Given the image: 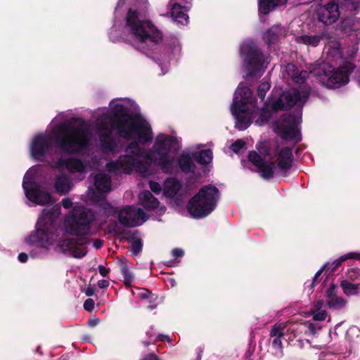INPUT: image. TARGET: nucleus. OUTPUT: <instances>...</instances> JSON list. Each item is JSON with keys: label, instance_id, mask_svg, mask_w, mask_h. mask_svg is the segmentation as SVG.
I'll return each instance as SVG.
<instances>
[{"label": "nucleus", "instance_id": "nucleus-41", "mask_svg": "<svg viewBox=\"0 0 360 360\" xmlns=\"http://www.w3.org/2000/svg\"><path fill=\"white\" fill-rule=\"evenodd\" d=\"M248 159L257 168L265 161L264 158L262 157L255 150L249 151Z\"/></svg>", "mask_w": 360, "mask_h": 360}, {"label": "nucleus", "instance_id": "nucleus-55", "mask_svg": "<svg viewBox=\"0 0 360 360\" xmlns=\"http://www.w3.org/2000/svg\"><path fill=\"white\" fill-rule=\"evenodd\" d=\"M343 257H344V259H345V261L349 259L360 260V253H358V252H349L348 254L343 255Z\"/></svg>", "mask_w": 360, "mask_h": 360}, {"label": "nucleus", "instance_id": "nucleus-52", "mask_svg": "<svg viewBox=\"0 0 360 360\" xmlns=\"http://www.w3.org/2000/svg\"><path fill=\"white\" fill-rule=\"evenodd\" d=\"M95 302L93 299L88 298L84 302V309L87 311H91L94 308Z\"/></svg>", "mask_w": 360, "mask_h": 360}, {"label": "nucleus", "instance_id": "nucleus-8", "mask_svg": "<svg viewBox=\"0 0 360 360\" xmlns=\"http://www.w3.org/2000/svg\"><path fill=\"white\" fill-rule=\"evenodd\" d=\"M355 68V65L349 61H346L336 70L332 65L325 63L315 74L323 86L328 89H338L349 82V75Z\"/></svg>", "mask_w": 360, "mask_h": 360}, {"label": "nucleus", "instance_id": "nucleus-28", "mask_svg": "<svg viewBox=\"0 0 360 360\" xmlns=\"http://www.w3.org/2000/svg\"><path fill=\"white\" fill-rule=\"evenodd\" d=\"M299 70L298 68L293 63H288L285 66L287 75L291 77L292 80L296 83L302 84L305 82L308 77V72L306 70H300V77H295V74Z\"/></svg>", "mask_w": 360, "mask_h": 360}, {"label": "nucleus", "instance_id": "nucleus-15", "mask_svg": "<svg viewBox=\"0 0 360 360\" xmlns=\"http://www.w3.org/2000/svg\"><path fill=\"white\" fill-rule=\"evenodd\" d=\"M319 22L325 25H332L338 19L340 11H338V5L335 2H329L321 6L316 12Z\"/></svg>", "mask_w": 360, "mask_h": 360}, {"label": "nucleus", "instance_id": "nucleus-40", "mask_svg": "<svg viewBox=\"0 0 360 360\" xmlns=\"http://www.w3.org/2000/svg\"><path fill=\"white\" fill-rule=\"evenodd\" d=\"M327 304L330 309H341L346 305V300L342 297H335L327 300Z\"/></svg>", "mask_w": 360, "mask_h": 360}, {"label": "nucleus", "instance_id": "nucleus-17", "mask_svg": "<svg viewBox=\"0 0 360 360\" xmlns=\"http://www.w3.org/2000/svg\"><path fill=\"white\" fill-rule=\"evenodd\" d=\"M97 129L101 147L110 151L114 150L116 143L112 138V127H110L106 121H98Z\"/></svg>", "mask_w": 360, "mask_h": 360}, {"label": "nucleus", "instance_id": "nucleus-20", "mask_svg": "<svg viewBox=\"0 0 360 360\" xmlns=\"http://www.w3.org/2000/svg\"><path fill=\"white\" fill-rule=\"evenodd\" d=\"M72 186L70 178L66 174L58 175L55 178L54 188L56 192L60 195L68 194Z\"/></svg>", "mask_w": 360, "mask_h": 360}, {"label": "nucleus", "instance_id": "nucleus-23", "mask_svg": "<svg viewBox=\"0 0 360 360\" xmlns=\"http://www.w3.org/2000/svg\"><path fill=\"white\" fill-rule=\"evenodd\" d=\"M140 205L144 209L151 211L154 210L159 206V200L149 191H143L139 195Z\"/></svg>", "mask_w": 360, "mask_h": 360}, {"label": "nucleus", "instance_id": "nucleus-44", "mask_svg": "<svg viewBox=\"0 0 360 360\" xmlns=\"http://www.w3.org/2000/svg\"><path fill=\"white\" fill-rule=\"evenodd\" d=\"M271 85L269 82H262L257 88V96L262 99L264 100L266 92L270 89Z\"/></svg>", "mask_w": 360, "mask_h": 360}, {"label": "nucleus", "instance_id": "nucleus-16", "mask_svg": "<svg viewBox=\"0 0 360 360\" xmlns=\"http://www.w3.org/2000/svg\"><path fill=\"white\" fill-rule=\"evenodd\" d=\"M231 111L236 120V128L243 131L251 124L252 113L248 106H242V105L233 103Z\"/></svg>", "mask_w": 360, "mask_h": 360}, {"label": "nucleus", "instance_id": "nucleus-12", "mask_svg": "<svg viewBox=\"0 0 360 360\" xmlns=\"http://www.w3.org/2000/svg\"><path fill=\"white\" fill-rule=\"evenodd\" d=\"M27 173L25 175L22 188L26 197L30 201L39 205H53L55 203V200L49 192L42 191L39 185L27 181Z\"/></svg>", "mask_w": 360, "mask_h": 360}, {"label": "nucleus", "instance_id": "nucleus-58", "mask_svg": "<svg viewBox=\"0 0 360 360\" xmlns=\"http://www.w3.org/2000/svg\"><path fill=\"white\" fill-rule=\"evenodd\" d=\"M98 268L100 274L103 277H106L110 272V269H107L103 265H99Z\"/></svg>", "mask_w": 360, "mask_h": 360}, {"label": "nucleus", "instance_id": "nucleus-13", "mask_svg": "<svg viewBox=\"0 0 360 360\" xmlns=\"http://www.w3.org/2000/svg\"><path fill=\"white\" fill-rule=\"evenodd\" d=\"M310 87H303L302 90L298 89H292L282 93L283 98H284L285 105L288 110H290L295 105H300L302 108L303 105L308 100L310 95Z\"/></svg>", "mask_w": 360, "mask_h": 360}, {"label": "nucleus", "instance_id": "nucleus-30", "mask_svg": "<svg viewBox=\"0 0 360 360\" xmlns=\"http://www.w3.org/2000/svg\"><path fill=\"white\" fill-rule=\"evenodd\" d=\"M326 37L325 33H321L316 35L303 34L297 37L296 41L305 45H309L314 47L317 46L320 41Z\"/></svg>", "mask_w": 360, "mask_h": 360}, {"label": "nucleus", "instance_id": "nucleus-59", "mask_svg": "<svg viewBox=\"0 0 360 360\" xmlns=\"http://www.w3.org/2000/svg\"><path fill=\"white\" fill-rule=\"evenodd\" d=\"M99 322L100 320L98 318L90 319L87 322V325L88 326L93 328L96 326L99 323Z\"/></svg>", "mask_w": 360, "mask_h": 360}, {"label": "nucleus", "instance_id": "nucleus-5", "mask_svg": "<svg viewBox=\"0 0 360 360\" xmlns=\"http://www.w3.org/2000/svg\"><path fill=\"white\" fill-rule=\"evenodd\" d=\"M126 154L120 155L115 161H110L106 164L108 172L115 173L131 174L133 169L138 172H146L148 168V164L141 160V158H150V154L146 153V150L141 147L137 141L129 143L125 150Z\"/></svg>", "mask_w": 360, "mask_h": 360}, {"label": "nucleus", "instance_id": "nucleus-24", "mask_svg": "<svg viewBox=\"0 0 360 360\" xmlns=\"http://www.w3.org/2000/svg\"><path fill=\"white\" fill-rule=\"evenodd\" d=\"M188 9L179 3H174L171 8L172 18L181 25H186L188 22Z\"/></svg>", "mask_w": 360, "mask_h": 360}, {"label": "nucleus", "instance_id": "nucleus-46", "mask_svg": "<svg viewBox=\"0 0 360 360\" xmlns=\"http://www.w3.org/2000/svg\"><path fill=\"white\" fill-rule=\"evenodd\" d=\"M338 286L334 283H331L329 288L326 290V297L328 300L337 297L336 291Z\"/></svg>", "mask_w": 360, "mask_h": 360}, {"label": "nucleus", "instance_id": "nucleus-63", "mask_svg": "<svg viewBox=\"0 0 360 360\" xmlns=\"http://www.w3.org/2000/svg\"><path fill=\"white\" fill-rule=\"evenodd\" d=\"M109 285V282L107 280H100L98 281V286L100 288H105L107 287H108Z\"/></svg>", "mask_w": 360, "mask_h": 360}, {"label": "nucleus", "instance_id": "nucleus-64", "mask_svg": "<svg viewBox=\"0 0 360 360\" xmlns=\"http://www.w3.org/2000/svg\"><path fill=\"white\" fill-rule=\"evenodd\" d=\"M94 288L91 286L87 287L84 290L85 295L88 297L93 296L94 295Z\"/></svg>", "mask_w": 360, "mask_h": 360}, {"label": "nucleus", "instance_id": "nucleus-27", "mask_svg": "<svg viewBox=\"0 0 360 360\" xmlns=\"http://www.w3.org/2000/svg\"><path fill=\"white\" fill-rule=\"evenodd\" d=\"M117 233L120 234H125L127 235L128 237L127 240L131 243V246L129 247V251L131 252V255L133 256L138 255L143 249V243L141 238L135 239V233H131L130 232L126 231L124 229H121L120 228H118L116 231Z\"/></svg>", "mask_w": 360, "mask_h": 360}, {"label": "nucleus", "instance_id": "nucleus-50", "mask_svg": "<svg viewBox=\"0 0 360 360\" xmlns=\"http://www.w3.org/2000/svg\"><path fill=\"white\" fill-rule=\"evenodd\" d=\"M149 188L153 193L156 194H159L162 191V187L160 184L154 181H150Z\"/></svg>", "mask_w": 360, "mask_h": 360}, {"label": "nucleus", "instance_id": "nucleus-25", "mask_svg": "<svg viewBox=\"0 0 360 360\" xmlns=\"http://www.w3.org/2000/svg\"><path fill=\"white\" fill-rule=\"evenodd\" d=\"M288 0H258V11L268 15L277 7L286 4Z\"/></svg>", "mask_w": 360, "mask_h": 360}, {"label": "nucleus", "instance_id": "nucleus-3", "mask_svg": "<svg viewBox=\"0 0 360 360\" xmlns=\"http://www.w3.org/2000/svg\"><path fill=\"white\" fill-rule=\"evenodd\" d=\"M90 131L84 122L75 125L62 123L53 130V141L63 153L75 155L89 143Z\"/></svg>", "mask_w": 360, "mask_h": 360}, {"label": "nucleus", "instance_id": "nucleus-45", "mask_svg": "<svg viewBox=\"0 0 360 360\" xmlns=\"http://www.w3.org/2000/svg\"><path fill=\"white\" fill-rule=\"evenodd\" d=\"M246 143L242 139H237L230 146L231 150L238 153L239 151L245 146Z\"/></svg>", "mask_w": 360, "mask_h": 360}, {"label": "nucleus", "instance_id": "nucleus-6", "mask_svg": "<svg viewBox=\"0 0 360 360\" xmlns=\"http://www.w3.org/2000/svg\"><path fill=\"white\" fill-rule=\"evenodd\" d=\"M179 149L180 145L176 137L160 134L155 139L153 151L146 150V153L150 154V158H143L157 164L163 172L171 174L173 170V160L169 158V153L176 154Z\"/></svg>", "mask_w": 360, "mask_h": 360}, {"label": "nucleus", "instance_id": "nucleus-38", "mask_svg": "<svg viewBox=\"0 0 360 360\" xmlns=\"http://www.w3.org/2000/svg\"><path fill=\"white\" fill-rule=\"evenodd\" d=\"M271 110L269 108L267 103H264V106L261 109L259 118L256 120V124L258 125H263L267 123L271 117Z\"/></svg>", "mask_w": 360, "mask_h": 360}, {"label": "nucleus", "instance_id": "nucleus-53", "mask_svg": "<svg viewBox=\"0 0 360 360\" xmlns=\"http://www.w3.org/2000/svg\"><path fill=\"white\" fill-rule=\"evenodd\" d=\"M274 340L272 341V346L275 348L278 349L280 351L283 350V343L281 339L284 337H274Z\"/></svg>", "mask_w": 360, "mask_h": 360}, {"label": "nucleus", "instance_id": "nucleus-42", "mask_svg": "<svg viewBox=\"0 0 360 360\" xmlns=\"http://www.w3.org/2000/svg\"><path fill=\"white\" fill-rule=\"evenodd\" d=\"M345 261V259H344V257L341 256L331 263L325 264L324 265H328V266L325 269L326 273L328 272V274L334 273Z\"/></svg>", "mask_w": 360, "mask_h": 360}, {"label": "nucleus", "instance_id": "nucleus-9", "mask_svg": "<svg viewBox=\"0 0 360 360\" xmlns=\"http://www.w3.org/2000/svg\"><path fill=\"white\" fill-rule=\"evenodd\" d=\"M243 56V68L248 77L260 76L264 70L265 56L254 43H243L240 49Z\"/></svg>", "mask_w": 360, "mask_h": 360}, {"label": "nucleus", "instance_id": "nucleus-2", "mask_svg": "<svg viewBox=\"0 0 360 360\" xmlns=\"http://www.w3.org/2000/svg\"><path fill=\"white\" fill-rule=\"evenodd\" d=\"M107 117L118 134L126 140L137 139L139 144H146L153 140L151 127L139 120L137 116L130 114L122 104H116Z\"/></svg>", "mask_w": 360, "mask_h": 360}, {"label": "nucleus", "instance_id": "nucleus-4", "mask_svg": "<svg viewBox=\"0 0 360 360\" xmlns=\"http://www.w3.org/2000/svg\"><path fill=\"white\" fill-rule=\"evenodd\" d=\"M139 13L129 8L126 16L125 29L137 41V49L148 56L149 49L156 47L162 39V33L149 20H141Z\"/></svg>", "mask_w": 360, "mask_h": 360}, {"label": "nucleus", "instance_id": "nucleus-39", "mask_svg": "<svg viewBox=\"0 0 360 360\" xmlns=\"http://www.w3.org/2000/svg\"><path fill=\"white\" fill-rule=\"evenodd\" d=\"M120 272L124 278V284L130 287L133 281V276L127 264L124 262H120Z\"/></svg>", "mask_w": 360, "mask_h": 360}, {"label": "nucleus", "instance_id": "nucleus-31", "mask_svg": "<svg viewBox=\"0 0 360 360\" xmlns=\"http://www.w3.org/2000/svg\"><path fill=\"white\" fill-rule=\"evenodd\" d=\"M181 183L173 179H167L164 185V194L168 197L175 196L181 188Z\"/></svg>", "mask_w": 360, "mask_h": 360}, {"label": "nucleus", "instance_id": "nucleus-48", "mask_svg": "<svg viewBox=\"0 0 360 360\" xmlns=\"http://www.w3.org/2000/svg\"><path fill=\"white\" fill-rule=\"evenodd\" d=\"M304 325L307 326V329L304 332L305 335H314L317 333V328L314 323H305Z\"/></svg>", "mask_w": 360, "mask_h": 360}, {"label": "nucleus", "instance_id": "nucleus-37", "mask_svg": "<svg viewBox=\"0 0 360 360\" xmlns=\"http://www.w3.org/2000/svg\"><path fill=\"white\" fill-rule=\"evenodd\" d=\"M340 286L344 293L347 296L359 294V284H354L347 280H343L340 283Z\"/></svg>", "mask_w": 360, "mask_h": 360}, {"label": "nucleus", "instance_id": "nucleus-19", "mask_svg": "<svg viewBox=\"0 0 360 360\" xmlns=\"http://www.w3.org/2000/svg\"><path fill=\"white\" fill-rule=\"evenodd\" d=\"M118 220L121 224L126 227H135L140 225L134 217V207L131 205L120 210Z\"/></svg>", "mask_w": 360, "mask_h": 360}, {"label": "nucleus", "instance_id": "nucleus-57", "mask_svg": "<svg viewBox=\"0 0 360 360\" xmlns=\"http://www.w3.org/2000/svg\"><path fill=\"white\" fill-rule=\"evenodd\" d=\"M139 296L141 299H148L150 298L151 296H153V295H152L150 290L143 289V290L139 294Z\"/></svg>", "mask_w": 360, "mask_h": 360}, {"label": "nucleus", "instance_id": "nucleus-14", "mask_svg": "<svg viewBox=\"0 0 360 360\" xmlns=\"http://www.w3.org/2000/svg\"><path fill=\"white\" fill-rule=\"evenodd\" d=\"M51 146L52 139L49 136L43 134L37 135L31 143V155L34 159L41 160L46 156L47 151Z\"/></svg>", "mask_w": 360, "mask_h": 360}, {"label": "nucleus", "instance_id": "nucleus-36", "mask_svg": "<svg viewBox=\"0 0 360 360\" xmlns=\"http://www.w3.org/2000/svg\"><path fill=\"white\" fill-rule=\"evenodd\" d=\"M269 108L273 113L288 110L282 94L276 100H269Z\"/></svg>", "mask_w": 360, "mask_h": 360}, {"label": "nucleus", "instance_id": "nucleus-21", "mask_svg": "<svg viewBox=\"0 0 360 360\" xmlns=\"http://www.w3.org/2000/svg\"><path fill=\"white\" fill-rule=\"evenodd\" d=\"M193 154L182 153L178 158V166L179 169L184 174H193L195 172L196 166L193 162Z\"/></svg>", "mask_w": 360, "mask_h": 360}, {"label": "nucleus", "instance_id": "nucleus-10", "mask_svg": "<svg viewBox=\"0 0 360 360\" xmlns=\"http://www.w3.org/2000/svg\"><path fill=\"white\" fill-rule=\"evenodd\" d=\"M298 118L291 114H284L274 122L275 132L285 141H293L298 143L302 141V135L298 128Z\"/></svg>", "mask_w": 360, "mask_h": 360}, {"label": "nucleus", "instance_id": "nucleus-7", "mask_svg": "<svg viewBox=\"0 0 360 360\" xmlns=\"http://www.w3.org/2000/svg\"><path fill=\"white\" fill-rule=\"evenodd\" d=\"M219 198V189L211 184L202 186L188 201L187 209L195 219H202L212 213Z\"/></svg>", "mask_w": 360, "mask_h": 360}, {"label": "nucleus", "instance_id": "nucleus-47", "mask_svg": "<svg viewBox=\"0 0 360 360\" xmlns=\"http://www.w3.org/2000/svg\"><path fill=\"white\" fill-rule=\"evenodd\" d=\"M134 217L138 221L139 219H142L143 221H146L148 219L146 214L141 208L136 209L134 207Z\"/></svg>", "mask_w": 360, "mask_h": 360}, {"label": "nucleus", "instance_id": "nucleus-49", "mask_svg": "<svg viewBox=\"0 0 360 360\" xmlns=\"http://www.w3.org/2000/svg\"><path fill=\"white\" fill-rule=\"evenodd\" d=\"M328 266V265H323L314 275L312 282L310 285V289H313L314 285L318 283V278L321 275L323 271H326V268Z\"/></svg>", "mask_w": 360, "mask_h": 360}, {"label": "nucleus", "instance_id": "nucleus-11", "mask_svg": "<svg viewBox=\"0 0 360 360\" xmlns=\"http://www.w3.org/2000/svg\"><path fill=\"white\" fill-rule=\"evenodd\" d=\"M53 219L54 213L53 211L44 210L42 212V219L37 224L38 226L41 224L43 227H37L35 231H32L26 239V243L29 245L42 248H48L50 245H53L54 240L53 233L49 231L42 221L49 220L50 222H52Z\"/></svg>", "mask_w": 360, "mask_h": 360}, {"label": "nucleus", "instance_id": "nucleus-29", "mask_svg": "<svg viewBox=\"0 0 360 360\" xmlns=\"http://www.w3.org/2000/svg\"><path fill=\"white\" fill-rule=\"evenodd\" d=\"M283 33V28L279 25H274L270 27L264 34L266 43L269 45L276 44Z\"/></svg>", "mask_w": 360, "mask_h": 360}, {"label": "nucleus", "instance_id": "nucleus-60", "mask_svg": "<svg viewBox=\"0 0 360 360\" xmlns=\"http://www.w3.org/2000/svg\"><path fill=\"white\" fill-rule=\"evenodd\" d=\"M142 360H160V359L152 352L146 354Z\"/></svg>", "mask_w": 360, "mask_h": 360}, {"label": "nucleus", "instance_id": "nucleus-56", "mask_svg": "<svg viewBox=\"0 0 360 360\" xmlns=\"http://www.w3.org/2000/svg\"><path fill=\"white\" fill-rule=\"evenodd\" d=\"M61 204L63 207L65 209H70L72 206V201L69 198H65L62 200Z\"/></svg>", "mask_w": 360, "mask_h": 360}, {"label": "nucleus", "instance_id": "nucleus-33", "mask_svg": "<svg viewBox=\"0 0 360 360\" xmlns=\"http://www.w3.org/2000/svg\"><path fill=\"white\" fill-rule=\"evenodd\" d=\"M193 158L200 165H207L212 161V151L211 149L201 150L193 153Z\"/></svg>", "mask_w": 360, "mask_h": 360}, {"label": "nucleus", "instance_id": "nucleus-43", "mask_svg": "<svg viewBox=\"0 0 360 360\" xmlns=\"http://www.w3.org/2000/svg\"><path fill=\"white\" fill-rule=\"evenodd\" d=\"M285 326L282 323H277L274 324L270 330L271 337H284V329Z\"/></svg>", "mask_w": 360, "mask_h": 360}, {"label": "nucleus", "instance_id": "nucleus-62", "mask_svg": "<svg viewBox=\"0 0 360 360\" xmlns=\"http://www.w3.org/2000/svg\"><path fill=\"white\" fill-rule=\"evenodd\" d=\"M18 259L20 262L25 263L28 259V255L25 252H21L18 255Z\"/></svg>", "mask_w": 360, "mask_h": 360}, {"label": "nucleus", "instance_id": "nucleus-54", "mask_svg": "<svg viewBox=\"0 0 360 360\" xmlns=\"http://www.w3.org/2000/svg\"><path fill=\"white\" fill-rule=\"evenodd\" d=\"M172 255L174 259H176L179 257H181L184 255V252L181 248H174L172 250Z\"/></svg>", "mask_w": 360, "mask_h": 360}, {"label": "nucleus", "instance_id": "nucleus-35", "mask_svg": "<svg viewBox=\"0 0 360 360\" xmlns=\"http://www.w3.org/2000/svg\"><path fill=\"white\" fill-rule=\"evenodd\" d=\"M67 169L71 173L84 172L85 165L80 159L70 158L68 159Z\"/></svg>", "mask_w": 360, "mask_h": 360}, {"label": "nucleus", "instance_id": "nucleus-26", "mask_svg": "<svg viewBox=\"0 0 360 360\" xmlns=\"http://www.w3.org/2000/svg\"><path fill=\"white\" fill-rule=\"evenodd\" d=\"M236 94L240 96V100L238 96L235 97L233 103L242 105V106H248V104L251 103L252 92L248 86L240 83L238 86Z\"/></svg>", "mask_w": 360, "mask_h": 360}, {"label": "nucleus", "instance_id": "nucleus-22", "mask_svg": "<svg viewBox=\"0 0 360 360\" xmlns=\"http://www.w3.org/2000/svg\"><path fill=\"white\" fill-rule=\"evenodd\" d=\"M94 186L99 194L108 193L111 190V178L105 173H99L94 176Z\"/></svg>", "mask_w": 360, "mask_h": 360}, {"label": "nucleus", "instance_id": "nucleus-1", "mask_svg": "<svg viewBox=\"0 0 360 360\" xmlns=\"http://www.w3.org/2000/svg\"><path fill=\"white\" fill-rule=\"evenodd\" d=\"M95 220L96 216L91 209L83 206L73 208L65 219V224L67 232L76 237L60 240L58 247L61 251L70 252L75 258L86 256V245L91 243L87 236L92 233L91 227Z\"/></svg>", "mask_w": 360, "mask_h": 360}, {"label": "nucleus", "instance_id": "nucleus-18", "mask_svg": "<svg viewBox=\"0 0 360 360\" xmlns=\"http://www.w3.org/2000/svg\"><path fill=\"white\" fill-rule=\"evenodd\" d=\"M293 160L292 148L283 147L277 153V167L281 172H286L292 168Z\"/></svg>", "mask_w": 360, "mask_h": 360}, {"label": "nucleus", "instance_id": "nucleus-32", "mask_svg": "<svg viewBox=\"0 0 360 360\" xmlns=\"http://www.w3.org/2000/svg\"><path fill=\"white\" fill-rule=\"evenodd\" d=\"M275 162H266L264 161L257 167L260 176L264 179H271L274 176Z\"/></svg>", "mask_w": 360, "mask_h": 360}, {"label": "nucleus", "instance_id": "nucleus-34", "mask_svg": "<svg viewBox=\"0 0 360 360\" xmlns=\"http://www.w3.org/2000/svg\"><path fill=\"white\" fill-rule=\"evenodd\" d=\"M338 11H345L349 12H354L359 9L360 4L359 0H339Z\"/></svg>", "mask_w": 360, "mask_h": 360}, {"label": "nucleus", "instance_id": "nucleus-61", "mask_svg": "<svg viewBox=\"0 0 360 360\" xmlns=\"http://www.w3.org/2000/svg\"><path fill=\"white\" fill-rule=\"evenodd\" d=\"M103 245V241L101 239H96L94 240V243H93V246L96 249V250H98L100 248H101Z\"/></svg>", "mask_w": 360, "mask_h": 360}, {"label": "nucleus", "instance_id": "nucleus-51", "mask_svg": "<svg viewBox=\"0 0 360 360\" xmlns=\"http://www.w3.org/2000/svg\"><path fill=\"white\" fill-rule=\"evenodd\" d=\"M327 316V312L326 310H319L314 312L313 319L315 321H323Z\"/></svg>", "mask_w": 360, "mask_h": 360}]
</instances>
